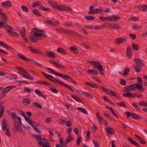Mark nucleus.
<instances>
[{"mask_svg": "<svg viewBox=\"0 0 147 147\" xmlns=\"http://www.w3.org/2000/svg\"><path fill=\"white\" fill-rule=\"evenodd\" d=\"M41 72L44 75L43 76L46 78L50 81L53 82L57 84V83H58L64 86L67 89L71 91L72 92L74 91V90L71 87L65 83L58 80L52 76L47 74L42 71H41Z\"/></svg>", "mask_w": 147, "mask_h": 147, "instance_id": "f257e3e1", "label": "nucleus"}, {"mask_svg": "<svg viewBox=\"0 0 147 147\" xmlns=\"http://www.w3.org/2000/svg\"><path fill=\"white\" fill-rule=\"evenodd\" d=\"M48 2L51 7L60 11H67L70 12L72 10L70 7L65 5H57L55 2L50 1H49Z\"/></svg>", "mask_w": 147, "mask_h": 147, "instance_id": "f03ea898", "label": "nucleus"}, {"mask_svg": "<svg viewBox=\"0 0 147 147\" xmlns=\"http://www.w3.org/2000/svg\"><path fill=\"white\" fill-rule=\"evenodd\" d=\"M33 137L37 139L38 144L42 147H51L50 145L47 144L49 143L48 140L36 135H34Z\"/></svg>", "mask_w": 147, "mask_h": 147, "instance_id": "7ed1b4c3", "label": "nucleus"}, {"mask_svg": "<svg viewBox=\"0 0 147 147\" xmlns=\"http://www.w3.org/2000/svg\"><path fill=\"white\" fill-rule=\"evenodd\" d=\"M15 68L22 72H19V73L24 78L28 80H34V78L31 76L29 74L28 72L23 68L20 67H16Z\"/></svg>", "mask_w": 147, "mask_h": 147, "instance_id": "20e7f679", "label": "nucleus"}, {"mask_svg": "<svg viewBox=\"0 0 147 147\" xmlns=\"http://www.w3.org/2000/svg\"><path fill=\"white\" fill-rule=\"evenodd\" d=\"M56 31L58 32L59 33H64L65 34H67L69 35L77 37H81V36L76 32L72 31L67 29L63 28H59L55 29Z\"/></svg>", "mask_w": 147, "mask_h": 147, "instance_id": "39448f33", "label": "nucleus"}, {"mask_svg": "<svg viewBox=\"0 0 147 147\" xmlns=\"http://www.w3.org/2000/svg\"><path fill=\"white\" fill-rule=\"evenodd\" d=\"M89 63L92 64L94 68L98 69L101 75H104V69L102 66L100 65V62L98 61H90Z\"/></svg>", "mask_w": 147, "mask_h": 147, "instance_id": "423d86ee", "label": "nucleus"}, {"mask_svg": "<svg viewBox=\"0 0 147 147\" xmlns=\"http://www.w3.org/2000/svg\"><path fill=\"white\" fill-rule=\"evenodd\" d=\"M100 88L102 90L106 93L108 94L110 96H115L117 98H119L118 94H116L115 92H113L112 90L106 88L102 86H100Z\"/></svg>", "mask_w": 147, "mask_h": 147, "instance_id": "0eeeda50", "label": "nucleus"}, {"mask_svg": "<svg viewBox=\"0 0 147 147\" xmlns=\"http://www.w3.org/2000/svg\"><path fill=\"white\" fill-rule=\"evenodd\" d=\"M45 32L44 30H39L35 28H33L32 29V32H30V33L32 36H33L34 37L36 36L38 37L40 36V33H38V32L44 33Z\"/></svg>", "mask_w": 147, "mask_h": 147, "instance_id": "6e6552de", "label": "nucleus"}, {"mask_svg": "<svg viewBox=\"0 0 147 147\" xmlns=\"http://www.w3.org/2000/svg\"><path fill=\"white\" fill-rule=\"evenodd\" d=\"M17 56L20 57L21 59H22L24 60V61H32L33 62H34L36 64H37V65H38L39 66L42 67V65L39 63H38V62H36V61L33 60L31 59H28L27 57H25V56L23 55V54L21 53H18L17 54Z\"/></svg>", "mask_w": 147, "mask_h": 147, "instance_id": "1a4fd4ad", "label": "nucleus"}, {"mask_svg": "<svg viewBox=\"0 0 147 147\" xmlns=\"http://www.w3.org/2000/svg\"><path fill=\"white\" fill-rule=\"evenodd\" d=\"M94 6L93 5H91L90 7V11H88V13L89 14H96L97 13H100L101 12L103 11V10L101 9H99L96 8L94 9Z\"/></svg>", "mask_w": 147, "mask_h": 147, "instance_id": "9d476101", "label": "nucleus"}, {"mask_svg": "<svg viewBox=\"0 0 147 147\" xmlns=\"http://www.w3.org/2000/svg\"><path fill=\"white\" fill-rule=\"evenodd\" d=\"M126 114L127 117H131L133 119L136 120H138L141 118V117L139 116L138 115L134 113H131L128 111L126 112Z\"/></svg>", "mask_w": 147, "mask_h": 147, "instance_id": "9b49d317", "label": "nucleus"}, {"mask_svg": "<svg viewBox=\"0 0 147 147\" xmlns=\"http://www.w3.org/2000/svg\"><path fill=\"white\" fill-rule=\"evenodd\" d=\"M28 48L30 52L33 53L39 54H42L43 53L42 51L41 50H38L32 46H29L28 47Z\"/></svg>", "mask_w": 147, "mask_h": 147, "instance_id": "f8f14e48", "label": "nucleus"}, {"mask_svg": "<svg viewBox=\"0 0 147 147\" xmlns=\"http://www.w3.org/2000/svg\"><path fill=\"white\" fill-rule=\"evenodd\" d=\"M124 92H130L135 90V84H132L126 86L124 87Z\"/></svg>", "mask_w": 147, "mask_h": 147, "instance_id": "ddd939ff", "label": "nucleus"}, {"mask_svg": "<svg viewBox=\"0 0 147 147\" xmlns=\"http://www.w3.org/2000/svg\"><path fill=\"white\" fill-rule=\"evenodd\" d=\"M96 114L98 120L100 123H102V124L105 125V126H107L108 125V123L107 121L101 117L99 115L98 113H96Z\"/></svg>", "mask_w": 147, "mask_h": 147, "instance_id": "4468645a", "label": "nucleus"}, {"mask_svg": "<svg viewBox=\"0 0 147 147\" xmlns=\"http://www.w3.org/2000/svg\"><path fill=\"white\" fill-rule=\"evenodd\" d=\"M136 65L139 67H143L145 66V64L143 63V61L138 58H134L133 60Z\"/></svg>", "mask_w": 147, "mask_h": 147, "instance_id": "2eb2a0df", "label": "nucleus"}, {"mask_svg": "<svg viewBox=\"0 0 147 147\" xmlns=\"http://www.w3.org/2000/svg\"><path fill=\"white\" fill-rule=\"evenodd\" d=\"M49 61L57 67L62 69H64L65 68L64 66L63 65L60 63H58L54 61L50 60Z\"/></svg>", "mask_w": 147, "mask_h": 147, "instance_id": "dca6fc26", "label": "nucleus"}, {"mask_svg": "<svg viewBox=\"0 0 147 147\" xmlns=\"http://www.w3.org/2000/svg\"><path fill=\"white\" fill-rule=\"evenodd\" d=\"M2 6L5 8H9L11 7V3L9 1L3 2L1 3Z\"/></svg>", "mask_w": 147, "mask_h": 147, "instance_id": "f3484780", "label": "nucleus"}, {"mask_svg": "<svg viewBox=\"0 0 147 147\" xmlns=\"http://www.w3.org/2000/svg\"><path fill=\"white\" fill-rule=\"evenodd\" d=\"M14 126L16 129L20 133L22 134L23 133V130L20 124L18 123H14L13 124Z\"/></svg>", "mask_w": 147, "mask_h": 147, "instance_id": "a211bd4d", "label": "nucleus"}, {"mask_svg": "<svg viewBox=\"0 0 147 147\" xmlns=\"http://www.w3.org/2000/svg\"><path fill=\"white\" fill-rule=\"evenodd\" d=\"M126 39L124 37H121L117 38L115 40V42L117 44L123 43L126 40Z\"/></svg>", "mask_w": 147, "mask_h": 147, "instance_id": "6ab92c4d", "label": "nucleus"}, {"mask_svg": "<svg viewBox=\"0 0 147 147\" xmlns=\"http://www.w3.org/2000/svg\"><path fill=\"white\" fill-rule=\"evenodd\" d=\"M2 130L4 131L7 129V128H9L7 126V123L5 119H3L2 121Z\"/></svg>", "mask_w": 147, "mask_h": 147, "instance_id": "aec40b11", "label": "nucleus"}, {"mask_svg": "<svg viewBox=\"0 0 147 147\" xmlns=\"http://www.w3.org/2000/svg\"><path fill=\"white\" fill-rule=\"evenodd\" d=\"M36 84H40L46 86H49L51 85V84L46 81H44L41 80H38L35 82Z\"/></svg>", "mask_w": 147, "mask_h": 147, "instance_id": "412c9836", "label": "nucleus"}, {"mask_svg": "<svg viewBox=\"0 0 147 147\" xmlns=\"http://www.w3.org/2000/svg\"><path fill=\"white\" fill-rule=\"evenodd\" d=\"M85 83L87 85L94 88L97 89L98 88V86L96 84L94 83H92L88 82H86Z\"/></svg>", "mask_w": 147, "mask_h": 147, "instance_id": "4be33fe9", "label": "nucleus"}, {"mask_svg": "<svg viewBox=\"0 0 147 147\" xmlns=\"http://www.w3.org/2000/svg\"><path fill=\"white\" fill-rule=\"evenodd\" d=\"M46 55L51 58H54L55 57V53L51 51H48L44 52Z\"/></svg>", "mask_w": 147, "mask_h": 147, "instance_id": "5701e85b", "label": "nucleus"}, {"mask_svg": "<svg viewBox=\"0 0 147 147\" xmlns=\"http://www.w3.org/2000/svg\"><path fill=\"white\" fill-rule=\"evenodd\" d=\"M16 86L14 85L9 86L3 90L7 94L10 90L13 88H15Z\"/></svg>", "mask_w": 147, "mask_h": 147, "instance_id": "b1692460", "label": "nucleus"}, {"mask_svg": "<svg viewBox=\"0 0 147 147\" xmlns=\"http://www.w3.org/2000/svg\"><path fill=\"white\" fill-rule=\"evenodd\" d=\"M16 86L14 85L9 86L3 90L7 94L10 90L13 88H15Z\"/></svg>", "mask_w": 147, "mask_h": 147, "instance_id": "393cba45", "label": "nucleus"}, {"mask_svg": "<svg viewBox=\"0 0 147 147\" xmlns=\"http://www.w3.org/2000/svg\"><path fill=\"white\" fill-rule=\"evenodd\" d=\"M69 49L71 52L75 54H77L78 53V49L75 46L71 47L69 48Z\"/></svg>", "mask_w": 147, "mask_h": 147, "instance_id": "a878e982", "label": "nucleus"}, {"mask_svg": "<svg viewBox=\"0 0 147 147\" xmlns=\"http://www.w3.org/2000/svg\"><path fill=\"white\" fill-rule=\"evenodd\" d=\"M7 31L9 34L11 36L17 37L18 36V34L16 32L12 30H7Z\"/></svg>", "mask_w": 147, "mask_h": 147, "instance_id": "bb28decb", "label": "nucleus"}, {"mask_svg": "<svg viewBox=\"0 0 147 147\" xmlns=\"http://www.w3.org/2000/svg\"><path fill=\"white\" fill-rule=\"evenodd\" d=\"M135 84V88L138 89L140 92H143L144 91V89L143 88L142 84H140L139 83L134 84Z\"/></svg>", "mask_w": 147, "mask_h": 147, "instance_id": "cd10ccee", "label": "nucleus"}, {"mask_svg": "<svg viewBox=\"0 0 147 147\" xmlns=\"http://www.w3.org/2000/svg\"><path fill=\"white\" fill-rule=\"evenodd\" d=\"M29 123L32 126L35 131H36L37 132L38 134L40 133V131L38 129L37 127L34 126V123L32 121L30 122Z\"/></svg>", "mask_w": 147, "mask_h": 147, "instance_id": "c85d7f7f", "label": "nucleus"}, {"mask_svg": "<svg viewBox=\"0 0 147 147\" xmlns=\"http://www.w3.org/2000/svg\"><path fill=\"white\" fill-rule=\"evenodd\" d=\"M80 91L81 92L82 94L84 96L87 98H92L93 97L90 93L82 90H80Z\"/></svg>", "mask_w": 147, "mask_h": 147, "instance_id": "c756f323", "label": "nucleus"}, {"mask_svg": "<svg viewBox=\"0 0 147 147\" xmlns=\"http://www.w3.org/2000/svg\"><path fill=\"white\" fill-rule=\"evenodd\" d=\"M0 45H1L3 47L7 49H11L12 48L7 45L6 43L0 41Z\"/></svg>", "mask_w": 147, "mask_h": 147, "instance_id": "7c9ffc66", "label": "nucleus"}, {"mask_svg": "<svg viewBox=\"0 0 147 147\" xmlns=\"http://www.w3.org/2000/svg\"><path fill=\"white\" fill-rule=\"evenodd\" d=\"M135 136L137 137L138 140L140 143L143 144H146V142L142 138L137 134H135Z\"/></svg>", "mask_w": 147, "mask_h": 147, "instance_id": "2f4dec72", "label": "nucleus"}, {"mask_svg": "<svg viewBox=\"0 0 147 147\" xmlns=\"http://www.w3.org/2000/svg\"><path fill=\"white\" fill-rule=\"evenodd\" d=\"M127 56L129 58H130L131 54V47L128 46L127 47L126 49Z\"/></svg>", "mask_w": 147, "mask_h": 147, "instance_id": "473e14b6", "label": "nucleus"}, {"mask_svg": "<svg viewBox=\"0 0 147 147\" xmlns=\"http://www.w3.org/2000/svg\"><path fill=\"white\" fill-rule=\"evenodd\" d=\"M1 18L3 22H7L6 19L7 18V14L3 13L1 15Z\"/></svg>", "mask_w": 147, "mask_h": 147, "instance_id": "72a5a7b5", "label": "nucleus"}, {"mask_svg": "<svg viewBox=\"0 0 147 147\" xmlns=\"http://www.w3.org/2000/svg\"><path fill=\"white\" fill-rule=\"evenodd\" d=\"M35 93L37 94L39 96L43 98H44L45 99L47 98V96L44 95L39 90H36L35 91Z\"/></svg>", "mask_w": 147, "mask_h": 147, "instance_id": "f704fd0d", "label": "nucleus"}, {"mask_svg": "<svg viewBox=\"0 0 147 147\" xmlns=\"http://www.w3.org/2000/svg\"><path fill=\"white\" fill-rule=\"evenodd\" d=\"M126 93L123 94V96L125 97L133 98V94L131 93L130 92H125Z\"/></svg>", "mask_w": 147, "mask_h": 147, "instance_id": "c9c22d12", "label": "nucleus"}, {"mask_svg": "<svg viewBox=\"0 0 147 147\" xmlns=\"http://www.w3.org/2000/svg\"><path fill=\"white\" fill-rule=\"evenodd\" d=\"M76 109L77 110L80 112L84 114H86L87 115H88V113L85 109L81 107H77Z\"/></svg>", "mask_w": 147, "mask_h": 147, "instance_id": "e433bc0d", "label": "nucleus"}, {"mask_svg": "<svg viewBox=\"0 0 147 147\" xmlns=\"http://www.w3.org/2000/svg\"><path fill=\"white\" fill-rule=\"evenodd\" d=\"M106 131L108 134L111 135H113L115 134L112 128L110 127L107 128Z\"/></svg>", "mask_w": 147, "mask_h": 147, "instance_id": "4c0bfd02", "label": "nucleus"}, {"mask_svg": "<svg viewBox=\"0 0 147 147\" xmlns=\"http://www.w3.org/2000/svg\"><path fill=\"white\" fill-rule=\"evenodd\" d=\"M112 22H116L117 20H119L120 18V17L118 15H113L111 16Z\"/></svg>", "mask_w": 147, "mask_h": 147, "instance_id": "58836bf2", "label": "nucleus"}, {"mask_svg": "<svg viewBox=\"0 0 147 147\" xmlns=\"http://www.w3.org/2000/svg\"><path fill=\"white\" fill-rule=\"evenodd\" d=\"M58 76L62 77L63 78L67 80H69L70 78V77L68 75L63 74L61 73H59Z\"/></svg>", "mask_w": 147, "mask_h": 147, "instance_id": "ea45409f", "label": "nucleus"}, {"mask_svg": "<svg viewBox=\"0 0 147 147\" xmlns=\"http://www.w3.org/2000/svg\"><path fill=\"white\" fill-rule=\"evenodd\" d=\"M20 112L21 113V114L24 117V118L25 120L29 123L32 120L29 118H28L25 115V113L23 112V111L20 110Z\"/></svg>", "mask_w": 147, "mask_h": 147, "instance_id": "a19ab883", "label": "nucleus"}, {"mask_svg": "<svg viewBox=\"0 0 147 147\" xmlns=\"http://www.w3.org/2000/svg\"><path fill=\"white\" fill-rule=\"evenodd\" d=\"M32 12L36 16H41L42 15L40 13L39 11L36 9H34L32 10Z\"/></svg>", "mask_w": 147, "mask_h": 147, "instance_id": "79ce46f5", "label": "nucleus"}, {"mask_svg": "<svg viewBox=\"0 0 147 147\" xmlns=\"http://www.w3.org/2000/svg\"><path fill=\"white\" fill-rule=\"evenodd\" d=\"M128 140L131 144H133V145L137 147L139 146V144L136 142L134 140L132 139L131 138H129Z\"/></svg>", "mask_w": 147, "mask_h": 147, "instance_id": "37998d69", "label": "nucleus"}, {"mask_svg": "<svg viewBox=\"0 0 147 147\" xmlns=\"http://www.w3.org/2000/svg\"><path fill=\"white\" fill-rule=\"evenodd\" d=\"M57 51L58 53L64 55H65L66 54V52L65 50L62 49L61 48H58L57 50Z\"/></svg>", "mask_w": 147, "mask_h": 147, "instance_id": "c03bdc74", "label": "nucleus"}, {"mask_svg": "<svg viewBox=\"0 0 147 147\" xmlns=\"http://www.w3.org/2000/svg\"><path fill=\"white\" fill-rule=\"evenodd\" d=\"M130 70L129 68L128 67H125L123 71V76H125L128 75V73L130 72Z\"/></svg>", "mask_w": 147, "mask_h": 147, "instance_id": "a18cd8bd", "label": "nucleus"}, {"mask_svg": "<svg viewBox=\"0 0 147 147\" xmlns=\"http://www.w3.org/2000/svg\"><path fill=\"white\" fill-rule=\"evenodd\" d=\"M46 69L48 70L51 73L54 74L55 75L58 76L59 73L56 72L55 71L50 68H47Z\"/></svg>", "mask_w": 147, "mask_h": 147, "instance_id": "49530a36", "label": "nucleus"}, {"mask_svg": "<svg viewBox=\"0 0 147 147\" xmlns=\"http://www.w3.org/2000/svg\"><path fill=\"white\" fill-rule=\"evenodd\" d=\"M87 71L90 75L92 74L96 75L98 74V73L96 71L94 70H88Z\"/></svg>", "mask_w": 147, "mask_h": 147, "instance_id": "de8ad7c7", "label": "nucleus"}, {"mask_svg": "<svg viewBox=\"0 0 147 147\" xmlns=\"http://www.w3.org/2000/svg\"><path fill=\"white\" fill-rule=\"evenodd\" d=\"M22 102L23 104L25 103L26 104H29L31 102L30 100L28 98H24L22 100Z\"/></svg>", "mask_w": 147, "mask_h": 147, "instance_id": "09e8293b", "label": "nucleus"}, {"mask_svg": "<svg viewBox=\"0 0 147 147\" xmlns=\"http://www.w3.org/2000/svg\"><path fill=\"white\" fill-rule=\"evenodd\" d=\"M73 139L71 135L69 136L66 139L65 141V143L67 144L72 141L73 140Z\"/></svg>", "mask_w": 147, "mask_h": 147, "instance_id": "8fccbe9b", "label": "nucleus"}, {"mask_svg": "<svg viewBox=\"0 0 147 147\" xmlns=\"http://www.w3.org/2000/svg\"><path fill=\"white\" fill-rule=\"evenodd\" d=\"M90 137V132L89 131H87L86 132V141H88Z\"/></svg>", "mask_w": 147, "mask_h": 147, "instance_id": "3c124183", "label": "nucleus"}, {"mask_svg": "<svg viewBox=\"0 0 147 147\" xmlns=\"http://www.w3.org/2000/svg\"><path fill=\"white\" fill-rule=\"evenodd\" d=\"M46 23L48 25H51L53 26H56V24L50 20H48L46 22Z\"/></svg>", "mask_w": 147, "mask_h": 147, "instance_id": "603ef678", "label": "nucleus"}, {"mask_svg": "<svg viewBox=\"0 0 147 147\" xmlns=\"http://www.w3.org/2000/svg\"><path fill=\"white\" fill-rule=\"evenodd\" d=\"M17 76L13 74L12 75H9L8 76V77H7V78H8L10 80H11V79H16L17 78Z\"/></svg>", "mask_w": 147, "mask_h": 147, "instance_id": "864d4df0", "label": "nucleus"}, {"mask_svg": "<svg viewBox=\"0 0 147 147\" xmlns=\"http://www.w3.org/2000/svg\"><path fill=\"white\" fill-rule=\"evenodd\" d=\"M107 24L105 23V24H102L101 26L100 27H98L97 26V30H99L102 29L104 28H107Z\"/></svg>", "mask_w": 147, "mask_h": 147, "instance_id": "5fc2aeb1", "label": "nucleus"}, {"mask_svg": "<svg viewBox=\"0 0 147 147\" xmlns=\"http://www.w3.org/2000/svg\"><path fill=\"white\" fill-rule=\"evenodd\" d=\"M25 32V28L24 27H22L20 31V33L22 36H26Z\"/></svg>", "mask_w": 147, "mask_h": 147, "instance_id": "6e6d98bb", "label": "nucleus"}, {"mask_svg": "<svg viewBox=\"0 0 147 147\" xmlns=\"http://www.w3.org/2000/svg\"><path fill=\"white\" fill-rule=\"evenodd\" d=\"M132 47L133 49L134 50L137 51L139 49V48L137 45L133 43L132 44Z\"/></svg>", "mask_w": 147, "mask_h": 147, "instance_id": "4d7b16f0", "label": "nucleus"}, {"mask_svg": "<svg viewBox=\"0 0 147 147\" xmlns=\"http://www.w3.org/2000/svg\"><path fill=\"white\" fill-rule=\"evenodd\" d=\"M85 18L87 20H90L95 19V18L92 16H86Z\"/></svg>", "mask_w": 147, "mask_h": 147, "instance_id": "13d9d810", "label": "nucleus"}, {"mask_svg": "<svg viewBox=\"0 0 147 147\" xmlns=\"http://www.w3.org/2000/svg\"><path fill=\"white\" fill-rule=\"evenodd\" d=\"M5 110V108L3 106H2L0 109V117H2L4 111Z\"/></svg>", "mask_w": 147, "mask_h": 147, "instance_id": "bf43d9fd", "label": "nucleus"}, {"mask_svg": "<svg viewBox=\"0 0 147 147\" xmlns=\"http://www.w3.org/2000/svg\"><path fill=\"white\" fill-rule=\"evenodd\" d=\"M41 4V3L39 1H36L33 4L32 7H35L38 6L40 5Z\"/></svg>", "mask_w": 147, "mask_h": 147, "instance_id": "052dcab7", "label": "nucleus"}, {"mask_svg": "<svg viewBox=\"0 0 147 147\" xmlns=\"http://www.w3.org/2000/svg\"><path fill=\"white\" fill-rule=\"evenodd\" d=\"M71 96L74 99H75L77 101L81 102L83 104V102L79 98H78V97L75 96L73 95H71Z\"/></svg>", "mask_w": 147, "mask_h": 147, "instance_id": "680f3d73", "label": "nucleus"}, {"mask_svg": "<svg viewBox=\"0 0 147 147\" xmlns=\"http://www.w3.org/2000/svg\"><path fill=\"white\" fill-rule=\"evenodd\" d=\"M132 105L135 108L136 110L138 111L139 110L138 106V105L137 103L136 102H133L132 103Z\"/></svg>", "mask_w": 147, "mask_h": 147, "instance_id": "e2e57ef3", "label": "nucleus"}, {"mask_svg": "<svg viewBox=\"0 0 147 147\" xmlns=\"http://www.w3.org/2000/svg\"><path fill=\"white\" fill-rule=\"evenodd\" d=\"M30 39L31 42L35 43L38 41V39L37 38H35L32 37H30Z\"/></svg>", "mask_w": 147, "mask_h": 147, "instance_id": "0e129e2a", "label": "nucleus"}, {"mask_svg": "<svg viewBox=\"0 0 147 147\" xmlns=\"http://www.w3.org/2000/svg\"><path fill=\"white\" fill-rule=\"evenodd\" d=\"M6 93L3 90L1 94H0V100L3 97L6 96Z\"/></svg>", "mask_w": 147, "mask_h": 147, "instance_id": "69168bd1", "label": "nucleus"}, {"mask_svg": "<svg viewBox=\"0 0 147 147\" xmlns=\"http://www.w3.org/2000/svg\"><path fill=\"white\" fill-rule=\"evenodd\" d=\"M21 8L22 10L25 12H27L29 11L28 8L25 6L22 5L21 6Z\"/></svg>", "mask_w": 147, "mask_h": 147, "instance_id": "338daca9", "label": "nucleus"}, {"mask_svg": "<svg viewBox=\"0 0 147 147\" xmlns=\"http://www.w3.org/2000/svg\"><path fill=\"white\" fill-rule=\"evenodd\" d=\"M142 7L141 9L142 8V9L141 10L145 12L147 10V5H142Z\"/></svg>", "mask_w": 147, "mask_h": 147, "instance_id": "774afa93", "label": "nucleus"}]
</instances>
